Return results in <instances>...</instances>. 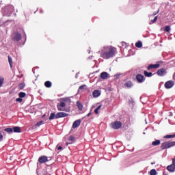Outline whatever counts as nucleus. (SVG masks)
<instances>
[{
	"label": "nucleus",
	"mask_w": 175,
	"mask_h": 175,
	"mask_svg": "<svg viewBox=\"0 0 175 175\" xmlns=\"http://www.w3.org/2000/svg\"><path fill=\"white\" fill-rule=\"evenodd\" d=\"M43 117H45V115H44Z\"/></svg>",
	"instance_id": "47"
},
{
	"label": "nucleus",
	"mask_w": 175,
	"mask_h": 175,
	"mask_svg": "<svg viewBox=\"0 0 175 175\" xmlns=\"http://www.w3.org/2000/svg\"><path fill=\"white\" fill-rule=\"evenodd\" d=\"M25 83H20V84L18 85V89H19V90H22V89H23V88H25Z\"/></svg>",
	"instance_id": "33"
},
{
	"label": "nucleus",
	"mask_w": 175,
	"mask_h": 175,
	"mask_svg": "<svg viewBox=\"0 0 175 175\" xmlns=\"http://www.w3.org/2000/svg\"><path fill=\"white\" fill-rule=\"evenodd\" d=\"M62 150V146H59L57 145V150Z\"/></svg>",
	"instance_id": "40"
},
{
	"label": "nucleus",
	"mask_w": 175,
	"mask_h": 175,
	"mask_svg": "<svg viewBox=\"0 0 175 175\" xmlns=\"http://www.w3.org/2000/svg\"><path fill=\"white\" fill-rule=\"evenodd\" d=\"M91 115H92V112H90L89 113L87 114V118L90 117Z\"/></svg>",
	"instance_id": "42"
},
{
	"label": "nucleus",
	"mask_w": 175,
	"mask_h": 175,
	"mask_svg": "<svg viewBox=\"0 0 175 175\" xmlns=\"http://www.w3.org/2000/svg\"><path fill=\"white\" fill-rule=\"evenodd\" d=\"M158 16H155L153 20L151 21L152 23H155L157 21Z\"/></svg>",
	"instance_id": "36"
},
{
	"label": "nucleus",
	"mask_w": 175,
	"mask_h": 175,
	"mask_svg": "<svg viewBox=\"0 0 175 175\" xmlns=\"http://www.w3.org/2000/svg\"><path fill=\"white\" fill-rule=\"evenodd\" d=\"M21 40V34L18 32L14 33V40L16 42H19Z\"/></svg>",
	"instance_id": "9"
},
{
	"label": "nucleus",
	"mask_w": 175,
	"mask_h": 175,
	"mask_svg": "<svg viewBox=\"0 0 175 175\" xmlns=\"http://www.w3.org/2000/svg\"><path fill=\"white\" fill-rule=\"evenodd\" d=\"M45 86L46 88H51L52 86V83L51 81H46L45 83H44Z\"/></svg>",
	"instance_id": "25"
},
{
	"label": "nucleus",
	"mask_w": 175,
	"mask_h": 175,
	"mask_svg": "<svg viewBox=\"0 0 175 175\" xmlns=\"http://www.w3.org/2000/svg\"><path fill=\"white\" fill-rule=\"evenodd\" d=\"M144 75L147 77H150L152 76V72H148L147 71H144Z\"/></svg>",
	"instance_id": "26"
},
{
	"label": "nucleus",
	"mask_w": 175,
	"mask_h": 175,
	"mask_svg": "<svg viewBox=\"0 0 175 175\" xmlns=\"http://www.w3.org/2000/svg\"><path fill=\"white\" fill-rule=\"evenodd\" d=\"M18 96L19 98H25V96H26V94L25 92H21L18 94Z\"/></svg>",
	"instance_id": "31"
},
{
	"label": "nucleus",
	"mask_w": 175,
	"mask_h": 175,
	"mask_svg": "<svg viewBox=\"0 0 175 175\" xmlns=\"http://www.w3.org/2000/svg\"><path fill=\"white\" fill-rule=\"evenodd\" d=\"M174 146H175V141H172V142L167 141L161 144V150H163L165 149L172 148Z\"/></svg>",
	"instance_id": "3"
},
{
	"label": "nucleus",
	"mask_w": 175,
	"mask_h": 175,
	"mask_svg": "<svg viewBox=\"0 0 175 175\" xmlns=\"http://www.w3.org/2000/svg\"><path fill=\"white\" fill-rule=\"evenodd\" d=\"M99 53L101 58L104 59H109L116 56L117 54V49L109 45L102 48Z\"/></svg>",
	"instance_id": "1"
},
{
	"label": "nucleus",
	"mask_w": 175,
	"mask_h": 175,
	"mask_svg": "<svg viewBox=\"0 0 175 175\" xmlns=\"http://www.w3.org/2000/svg\"><path fill=\"white\" fill-rule=\"evenodd\" d=\"M171 28H170V25H167L165 27V29L164 31L166 32H170Z\"/></svg>",
	"instance_id": "29"
},
{
	"label": "nucleus",
	"mask_w": 175,
	"mask_h": 175,
	"mask_svg": "<svg viewBox=\"0 0 175 175\" xmlns=\"http://www.w3.org/2000/svg\"><path fill=\"white\" fill-rule=\"evenodd\" d=\"M69 116L68 113H65V112H58L56 114V119H60V118H66Z\"/></svg>",
	"instance_id": "5"
},
{
	"label": "nucleus",
	"mask_w": 175,
	"mask_h": 175,
	"mask_svg": "<svg viewBox=\"0 0 175 175\" xmlns=\"http://www.w3.org/2000/svg\"><path fill=\"white\" fill-rule=\"evenodd\" d=\"M8 62H9L10 67L12 68L13 62H12V57L10 56H8Z\"/></svg>",
	"instance_id": "30"
},
{
	"label": "nucleus",
	"mask_w": 175,
	"mask_h": 175,
	"mask_svg": "<svg viewBox=\"0 0 175 175\" xmlns=\"http://www.w3.org/2000/svg\"><path fill=\"white\" fill-rule=\"evenodd\" d=\"M160 65L159 64H150L148 67V70H151L152 68H159Z\"/></svg>",
	"instance_id": "17"
},
{
	"label": "nucleus",
	"mask_w": 175,
	"mask_h": 175,
	"mask_svg": "<svg viewBox=\"0 0 175 175\" xmlns=\"http://www.w3.org/2000/svg\"><path fill=\"white\" fill-rule=\"evenodd\" d=\"M150 175H157V171L154 169H153L150 171Z\"/></svg>",
	"instance_id": "34"
},
{
	"label": "nucleus",
	"mask_w": 175,
	"mask_h": 175,
	"mask_svg": "<svg viewBox=\"0 0 175 175\" xmlns=\"http://www.w3.org/2000/svg\"><path fill=\"white\" fill-rule=\"evenodd\" d=\"M11 8H12V10H11V12H12V7L11 6Z\"/></svg>",
	"instance_id": "45"
},
{
	"label": "nucleus",
	"mask_w": 175,
	"mask_h": 175,
	"mask_svg": "<svg viewBox=\"0 0 175 175\" xmlns=\"http://www.w3.org/2000/svg\"><path fill=\"white\" fill-rule=\"evenodd\" d=\"M163 175H168V174L166 172H164Z\"/></svg>",
	"instance_id": "43"
},
{
	"label": "nucleus",
	"mask_w": 175,
	"mask_h": 175,
	"mask_svg": "<svg viewBox=\"0 0 175 175\" xmlns=\"http://www.w3.org/2000/svg\"><path fill=\"white\" fill-rule=\"evenodd\" d=\"M87 87L86 85H82L79 88V91L84 90Z\"/></svg>",
	"instance_id": "35"
},
{
	"label": "nucleus",
	"mask_w": 175,
	"mask_h": 175,
	"mask_svg": "<svg viewBox=\"0 0 175 175\" xmlns=\"http://www.w3.org/2000/svg\"><path fill=\"white\" fill-rule=\"evenodd\" d=\"M44 123H45L44 121L41 120V121L37 122V124H36V126H38L39 127V126L44 124Z\"/></svg>",
	"instance_id": "27"
},
{
	"label": "nucleus",
	"mask_w": 175,
	"mask_h": 175,
	"mask_svg": "<svg viewBox=\"0 0 175 175\" xmlns=\"http://www.w3.org/2000/svg\"><path fill=\"white\" fill-rule=\"evenodd\" d=\"M172 165H174L175 166V157H174V159H172Z\"/></svg>",
	"instance_id": "41"
},
{
	"label": "nucleus",
	"mask_w": 175,
	"mask_h": 175,
	"mask_svg": "<svg viewBox=\"0 0 175 175\" xmlns=\"http://www.w3.org/2000/svg\"><path fill=\"white\" fill-rule=\"evenodd\" d=\"M12 130L14 133H21V129L19 126H14L13 127Z\"/></svg>",
	"instance_id": "18"
},
{
	"label": "nucleus",
	"mask_w": 175,
	"mask_h": 175,
	"mask_svg": "<svg viewBox=\"0 0 175 175\" xmlns=\"http://www.w3.org/2000/svg\"><path fill=\"white\" fill-rule=\"evenodd\" d=\"M81 124V120H75L72 125V129H77L80 126Z\"/></svg>",
	"instance_id": "8"
},
{
	"label": "nucleus",
	"mask_w": 175,
	"mask_h": 175,
	"mask_svg": "<svg viewBox=\"0 0 175 175\" xmlns=\"http://www.w3.org/2000/svg\"><path fill=\"white\" fill-rule=\"evenodd\" d=\"M49 161L47 156H40L38 159V163L40 164L45 163Z\"/></svg>",
	"instance_id": "7"
},
{
	"label": "nucleus",
	"mask_w": 175,
	"mask_h": 175,
	"mask_svg": "<svg viewBox=\"0 0 175 175\" xmlns=\"http://www.w3.org/2000/svg\"><path fill=\"white\" fill-rule=\"evenodd\" d=\"M3 81H5V79H3L2 77H0V88L3 85Z\"/></svg>",
	"instance_id": "32"
},
{
	"label": "nucleus",
	"mask_w": 175,
	"mask_h": 175,
	"mask_svg": "<svg viewBox=\"0 0 175 175\" xmlns=\"http://www.w3.org/2000/svg\"><path fill=\"white\" fill-rule=\"evenodd\" d=\"M157 14V13L154 14V16H155Z\"/></svg>",
	"instance_id": "46"
},
{
	"label": "nucleus",
	"mask_w": 175,
	"mask_h": 175,
	"mask_svg": "<svg viewBox=\"0 0 175 175\" xmlns=\"http://www.w3.org/2000/svg\"><path fill=\"white\" fill-rule=\"evenodd\" d=\"M101 95L100 92L98 90H95L92 92V96L94 98H98Z\"/></svg>",
	"instance_id": "13"
},
{
	"label": "nucleus",
	"mask_w": 175,
	"mask_h": 175,
	"mask_svg": "<svg viewBox=\"0 0 175 175\" xmlns=\"http://www.w3.org/2000/svg\"><path fill=\"white\" fill-rule=\"evenodd\" d=\"M165 139L175 138V133L173 135H167L165 136Z\"/></svg>",
	"instance_id": "28"
},
{
	"label": "nucleus",
	"mask_w": 175,
	"mask_h": 175,
	"mask_svg": "<svg viewBox=\"0 0 175 175\" xmlns=\"http://www.w3.org/2000/svg\"><path fill=\"white\" fill-rule=\"evenodd\" d=\"M167 170L173 173L175 172V165L174 164H171L169 166L167 167Z\"/></svg>",
	"instance_id": "14"
},
{
	"label": "nucleus",
	"mask_w": 175,
	"mask_h": 175,
	"mask_svg": "<svg viewBox=\"0 0 175 175\" xmlns=\"http://www.w3.org/2000/svg\"><path fill=\"white\" fill-rule=\"evenodd\" d=\"M167 73L166 70L164 68H161L157 71V75L160 77L165 75Z\"/></svg>",
	"instance_id": "11"
},
{
	"label": "nucleus",
	"mask_w": 175,
	"mask_h": 175,
	"mask_svg": "<svg viewBox=\"0 0 175 175\" xmlns=\"http://www.w3.org/2000/svg\"><path fill=\"white\" fill-rule=\"evenodd\" d=\"M120 75H121V74H119V75H115V76H118V77H120Z\"/></svg>",
	"instance_id": "44"
},
{
	"label": "nucleus",
	"mask_w": 175,
	"mask_h": 175,
	"mask_svg": "<svg viewBox=\"0 0 175 175\" xmlns=\"http://www.w3.org/2000/svg\"><path fill=\"white\" fill-rule=\"evenodd\" d=\"M54 119H56V114L55 113H51V116L49 117V120L51 121Z\"/></svg>",
	"instance_id": "23"
},
{
	"label": "nucleus",
	"mask_w": 175,
	"mask_h": 175,
	"mask_svg": "<svg viewBox=\"0 0 175 175\" xmlns=\"http://www.w3.org/2000/svg\"><path fill=\"white\" fill-rule=\"evenodd\" d=\"M4 131L7 132L8 134H12L13 133V129L6 128L4 129Z\"/></svg>",
	"instance_id": "20"
},
{
	"label": "nucleus",
	"mask_w": 175,
	"mask_h": 175,
	"mask_svg": "<svg viewBox=\"0 0 175 175\" xmlns=\"http://www.w3.org/2000/svg\"><path fill=\"white\" fill-rule=\"evenodd\" d=\"M109 75L107 72H103L100 73V78L103 79H107L109 78Z\"/></svg>",
	"instance_id": "15"
},
{
	"label": "nucleus",
	"mask_w": 175,
	"mask_h": 175,
	"mask_svg": "<svg viewBox=\"0 0 175 175\" xmlns=\"http://www.w3.org/2000/svg\"><path fill=\"white\" fill-rule=\"evenodd\" d=\"M101 108H102V105H98L97 107V108L94 109L95 114L98 115V111L101 109Z\"/></svg>",
	"instance_id": "19"
},
{
	"label": "nucleus",
	"mask_w": 175,
	"mask_h": 175,
	"mask_svg": "<svg viewBox=\"0 0 175 175\" xmlns=\"http://www.w3.org/2000/svg\"><path fill=\"white\" fill-rule=\"evenodd\" d=\"M22 98H21V97H19V98H17L16 99V102H22Z\"/></svg>",
	"instance_id": "38"
},
{
	"label": "nucleus",
	"mask_w": 175,
	"mask_h": 175,
	"mask_svg": "<svg viewBox=\"0 0 175 175\" xmlns=\"http://www.w3.org/2000/svg\"><path fill=\"white\" fill-rule=\"evenodd\" d=\"M142 41H137V42H136V44H135V46L137 47V48H142Z\"/></svg>",
	"instance_id": "21"
},
{
	"label": "nucleus",
	"mask_w": 175,
	"mask_h": 175,
	"mask_svg": "<svg viewBox=\"0 0 175 175\" xmlns=\"http://www.w3.org/2000/svg\"><path fill=\"white\" fill-rule=\"evenodd\" d=\"M111 126L114 130H118L122 126V123L120 121L112 122Z\"/></svg>",
	"instance_id": "4"
},
{
	"label": "nucleus",
	"mask_w": 175,
	"mask_h": 175,
	"mask_svg": "<svg viewBox=\"0 0 175 175\" xmlns=\"http://www.w3.org/2000/svg\"><path fill=\"white\" fill-rule=\"evenodd\" d=\"M122 46L126 47V42H122Z\"/></svg>",
	"instance_id": "39"
},
{
	"label": "nucleus",
	"mask_w": 175,
	"mask_h": 175,
	"mask_svg": "<svg viewBox=\"0 0 175 175\" xmlns=\"http://www.w3.org/2000/svg\"><path fill=\"white\" fill-rule=\"evenodd\" d=\"M49 175H51V174H49Z\"/></svg>",
	"instance_id": "48"
},
{
	"label": "nucleus",
	"mask_w": 175,
	"mask_h": 175,
	"mask_svg": "<svg viewBox=\"0 0 175 175\" xmlns=\"http://www.w3.org/2000/svg\"><path fill=\"white\" fill-rule=\"evenodd\" d=\"M160 144H161V141L159 139H157V140L152 142L153 146H159V145H160Z\"/></svg>",
	"instance_id": "24"
},
{
	"label": "nucleus",
	"mask_w": 175,
	"mask_h": 175,
	"mask_svg": "<svg viewBox=\"0 0 175 175\" xmlns=\"http://www.w3.org/2000/svg\"><path fill=\"white\" fill-rule=\"evenodd\" d=\"M68 140L69 143L66 144L67 146L68 144H74L76 142L75 137L74 136H72V135H70L68 137Z\"/></svg>",
	"instance_id": "12"
},
{
	"label": "nucleus",
	"mask_w": 175,
	"mask_h": 175,
	"mask_svg": "<svg viewBox=\"0 0 175 175\" xmlns=\"http://www.w3.org/2000/svg\"><path fill=\"white\" fill-rule=\"evenodd\" d=\"M71 102V99L69 97L60 98V103H57V105H56L57 111H65L64 108L66 107V105H70Z\"/></svg>",
	"instance_id": "2"
},
{
	"label": "nucleus",
	"mask_w": 175,
	"mask_h": 175,
	"mask_svg": "<svg viewBox=\"0 0 175 175\" xmlns=\"http://www.w3.org/2000/svg\"><path fill=\"white\" fill-rule=\"evenodd\" d=\"M174 85V82L173 81H169L166 82L165 84V87L167 89L172 88Z\"/></svg>",
	"instance_id": "10"
},
{
	"label": "nucleus",
	"mask_w": 175,
	"mask_h": 175,
	"mask_svg": "<svg viewBox=\"0 0 175 175\" xmlns=\"http://www.w3.org/2000/svg\"><path fill=\"white\" fill-rule=\"evenodd\" d=\"M3 140V135L0 132V142Z\"/></svg>",
	"instance_id": "37"
},
{
	"label": "nucleus",
	"mask_w": 175,
	"mask_h": 175,
	"mask_svg": "<svg viewBox=\"0 0 175 175\" xmlns=\"http://www.w3.org/2000/svg\"><path fill=\"white\" fill-rule=\"evenodd\" d=\"M135 79L137 81L138 83H142L145 81L146 78L142 75L137 74L136 75Z\"/></svg>",
	"instance_id": "6"
},
{
	"label": "nucleus",
	"mask_w": 175,
	"mask_h": 175,
	"mask_svg": "<svg viewBox=\"0 0 175 175\" xmlns=\"http://www.w3.org/2000/svg\"><path fill=\"white\" fill-rule=\"evenodd\" d=\"M76 105H77V109H78L79 111H83V105L80 101H77L76 102Z\"/></svg>",
	"instance_id": "16"
},
{
	"label": "nucleus",
	"mask_w": 175,
	"mask_h": 175,
	"mask_svg": "<svg viewBox=\"0 0 175 175\" xmlns=\"http://www.w3.org/2000/svg\"><path fill=\"white\" fill-rule=\"evenodd\" d=\"M124 85L127 88H131L133 85L131 81H127L124 83Z\"/></svg>",
	"instance_id": "22"
}]
</instances>
